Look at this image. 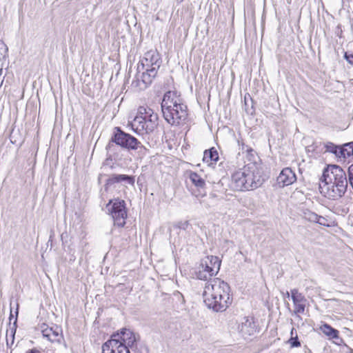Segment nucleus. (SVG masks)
I'll use <instances>...</instances> for the list:
<instances>
[{
  "label": "nucleus",
  "mask_w": 353,
  "mask_h": 353,
  "mask_svg": "<svg viewBox=\"0 0 353 353\" xmlns=\"http://www.w3.org/2000/svg\"><path fill=\"white\" fill-rule=\"evenodd\" d=\"M347 184L345 171L339 165H330L323 171L319 190L325 197L335 200L345 194Z\"/></svg>",
  "instance_id": "1"
},
{
  "label": "nucleus",
  "mask_w": 353,
  "mask_h": 353,
  "mask_svg": "<svg viewBox=\"0 0 353 353\" xmlns=\"http://www.w3.org/2000/svg\"><path fill=\"white\" fill-rule=\"evenodd\" d=\"M230 290L229 285L220 279H210L205 283L203 292L205 305L214 312H224L232 303Z\"/></svg>",
  "instance_id": "2"
},
{
  "label": "nucleus",
  "mask_w": 353,
  "mask_h": 353,
  "mask_svg": "<svg viewBox=\"0 0 353 353\" xmlns=\"http://www.w3.org/2000/svg\"><path fill=\"white\" fill-rule=\"evenodd\" d=\"M161 110L165 120L172 125H180L188 117L187 105L176 90H170L164 94Z\"/></svg>",
  "instance_id": "3"
},
{
  "label": "nucleus",
  "mask_w": 353,
  "mask_h": 353,
  "mask_svg": "<svg viewBox=\"0 0 353 353\" xmlns=\"http://www.w3.org/2000/svg\"><path fill=\"white\" fill-rule=\"evenodd\" d=\"M159 117L153 110L148 107L140 106L137 114L132 121H129L128 125L137 134H150L158 126Z\"/></svg>",
  "instance_id": "4"
},
{
  "label": "nucleus",
  "mask_w": 353,
  "mask_h": 353,
  "mask_svg": "<svg viewBox=\"0 0 353 353\" xmlns=\"http://www.w3.org/2000/svg\"><path fill=\"white\" fill-rule=\"evenodd\" d=\"M221 261L218 256H207L202 259L195 271L198 279L206 281L219 272Z\"/></svg>",
  "instance_id": "5"
},
{
  "label": "nucleus",
  "mask_w": 353,
  "mask_h": 353,
  "mask_svg": "<svg viewBox=\"0 0 353 353\" xmlns=\"http://www.w3.org/2000/svg\"><path fill=\"white\" fill-rule=\"evenodd\" d=\"M112 143H114L117 145L128 150H135L139 148H144L137 138L121 130L119 127L114 128L110 142L106 146L107 150H110L111 146H112Z\"/></svg>",
  "instance_id": "6"
},
{
  "label": "nucleus",
  "mask_w": 353,
  "mask_h": 353,
  "mask_svg": "<svg viewBox=\"0 0 353 353\" xmlns=\"http://www.w3.org/2000/svg\"><path fill=\"white\" fill-rule=\"evenodd\" d=\"M106 208L112 216L114 224L118 227H123L128 216L125 201L119 198L112 199Z\"/></svg>",
  "instance_id": "7"
},
{
  "label": "nucleus",
  "mask_w": 353,
  "mask_h": 353,
  "mask_svg": "<svg viewBox=\"0 0 353 353\" xmlns=\"http://www.w3.org/2000/svg\"><path fill=\"white\" fill-rule=\"evenodd\" d=\"M159 68H154V64H148L144 67L140 73H137L135 79L132 82V86L139 90H145L152 82L157 76Z\"/></svg>",
  "instance_id": "8"
},
{
  "label": "nucleus",
  "mask_w": 353,
  "mask_h": 353,
  "mask_svg": "<svg viewBox=\"0 0 353 353\" xmlns=\"http://www.w3.org/2000/svg\"><path fill=\"white\" fill-rule=\"evenodd\" d=\"M119 336H117L116 339H119L120 343H122V345H125L129 348L131 349L132 352L133 353H147L146 349L143 347H141L138 348L137 344V336L135 334L129 329L124 328L121 330L120 334H117Z\"/></svg>",
  "instance_id": "9"
},
{
  "label": "nucleus",
  "mask_w": 353,
  "mask_h": 353,
  "mask_svg": "<svg viewBox=\"0 0 353 353\" xmlns=\"http://www.w3.org/2000/svg\"><path fill=\"white\" fill-rule=\"evenodd\" d=\"M245 172V180H246V190L255 189L262 184L261 176L259 174L256 166L253 163H249L241 168Z\"/></svg>",
  "instance_id": "10"
},
{
  "label": "nucleus",
  "mask_w": 353,
  "mask_h": 353,
  "mask_svg": "<svg viewBox=\"0 0 353 353\" xmlns=\"http://www.w3.org/2000/svg\"><path fill=\"white\" fill-rule=\"evenodd\" d=\"M162 60L159 53L155 50L146 52L137 65V73H140L144 67L148 68V64H154V68H160Z\"/></svg>",
  "instance_id": "11"
},
{
  "label": "nucleus",
  "mask_w": 353,
  "mask_h": 353,
  "mask_svg": "<svg viewBox=\"0 0 353 353\" xmlns=\"http://www.w3.org/2000/svg\"><path fill=\"white\" fill-rule=\"evenodd\" d=\"M40 330L43 338H46L51 343L61 344L63 341L62 330L58 326L49 327L46 324L40 325Z\"/></svg>",
  "instance_id": "12"
},
{
  "label": "nucleus",
  "mask_w": 353,
  "mask_h": 353,
  "mask_svg": "<svg viewBox=\"0 0 353 353\" xmlns=\"http://www.w3.org/2000/svg\"><path fill=\"white\" fill-rule=\"evenodd\" d=\"M291 298L294 304L293 312L295 314H303L307 302L305 296L298 289L294 288L291 290Z\"/></svg>",
  "instance_id": "13"
},
{
  "label": "nucleus",
  "mask_w": 353,
  "mask_h": 353,
  "mask_svg": "<svg viewBox=\"0 0 353 353\" xmlns=\"http://www.w3.org/2000/svg\"><path fill=\"white\" fill-rule=\"evenodd\" d=\"M296 181V174L290 168H285L283 169L277 177V183L280 186L282 187L292 185Z\"/></svg>",
  "instance_id": "14"
},
{
  "label": "nucleus",
  "mask_w": 353,
  "mask_h": 353,
  "mask_svg": "<svg viewBox=\"0 0 353 353\" xmlns=\"http://www.w3.org/2000/svg\"><path fill=\"white\" fill-rule=\"evenodd\" d=\"M239 332L244 338L253 335L256 332V326L253 319L243 317L238 326Z\"/></svg>",
  "instance_id": "15"
},
{
  "label": "nucleus",
  "mask_w": 353,
  "mask_h": 353,
  "mask_svg": "<svg viewBox=\"0 0 353 353\" xmlns=\"http://www.w3.org/2000/svg\"><path fill=\"white\" fill-rule=\"evenodd\" d=\"M245 172L241 169L234 172L232 175L231 186L237 191L246 190V180H245Z\"/></svg>",
  "instance_id": "16"
},
{
  "label": "nucleus",
  "mask_w": 353,
  "mask_h": 353,
  "mask_svg": "<svg viewBox=\"0 0 353 353\" xmlns=\"http://www.w3.org/2000/svg\"><path fill=\"white\" fill-rule=\"evenodd\" d=\"M134 177L126 174H112L106 181V185H112L117 183L124 182L125 183L133 185L134 184Z\"/></svg>",
  "instance_id": "17"
},
{
  "label": "nucleus",
  "mask_w": 353,
  "mask_h": 353,
  "mask_svg": "<svg viewBox=\"0 0 353 353\" xmlns=\"http://www.w3.org/2000/svg\"><path fill=\"white\" fill-rule=\"evenodd\" d=\"M219 160L217 150L212 147L203 152V161L208 165H212Z\"/></svg>",
  "instance_id": "18"
},
{
  "label": "nucleus",
  "mask_w": 353,
  "mask_h": 353,
  "mask_svg": "<svg viewBox=\"0 0 353 353\" xmlns=\"http://www.w3.org/2000/svg\"><path fill=\"white\" fill-rule=\"evenodd\" d=\"M189 179L199 189H204L205 188V180L196 172H190L189 173Z\"/></svg>",
  "instance_id": "19"
},
{
  "label": "nucleus",
  "mask_w": 353,
  "mask_h": 353,
  "mask_svg": "<svg viewBox=\"0 0 353 353\" xmlns=\"http://www.w3.org/2000/svg\"><path fill=\"white\" fill-rule=\"evenodd\" d=\"M17 318L16 317L13 323V326L10 327V330H7L6 344L10 347H11L14 341V335L17 330Z\"/></svg>",
  "instance_id": "20"
},
{
  "label": "nucleus",
  "mask_w": 353,
  "mask_h": 353,
  "mask_svg": "<svg viewBox=\"0 0 353 353\" xmlns=\"http://www.w3.org/2000/svg\"><path fill=\"white\" fill-rule=\"evenodd\" d=\"M321 330L323 334L329 336L330 339H336L339 337L338 330L334 329L328 324H324L321 327Z\"/></svg>",
  "instance_id": "21"
},
{
  "label": "nucleus",
  "mask_w": 353,
  "mask_h": 353,
  "mask_svg": "<svg viewBox=\"0 0 353 353\" xmlns=\"http://www.w3.org/2000/svg\"><path fill=\"white\" fill-rule=\"evenodd\" d=\"M301 216L303 219L310 221V222H315L317 216V214L315 212L308 210V209H303L301 210Z\"/></svg>",
  "instance_id": "22"
},
{
  "label": "nucleus",
  "mask_w": 353,
  "mask_h": 353,
  "mask_svg": "<svg viewBox=\"0 0 353 353\" xmlns=\"http://www.w3.org/2000/svg\"><path fill=\"white\" fill-rule=\"evenodd\" d=\"M343 152V158L350 157L353 154V142L344 144L342 146Z\"/></svg>",
  "instance_id": "23"
},
{
  "label": "nucleus",
  "mask_w": 353,
  "mask_h": 353,
  "mask_svg": "<svg viewBox=\"0 0 353 353\" xmlns=\"http://www.w3.org/2000/svg\"><path fill=\"white\" fill-rule=\"evenodd\" d=\"M288 343L291 347H298L301 346V343L299 341L297 333L295 334L294 336H291L288 341Z\"/></svg>",
  "instance_id": "24"
},
{
  "label": "nucleus",
  "mask_w": 353,
  "mask_h": 353,
  "mask_svg": "<svg viewBox=\"0 0 353 353\" xmlns=\"http://www.w3.org/2000/svg\"><path fill=\"white\" fill-rule=\"evenodd\" d=\"M115 344L114 342H105L102 346V353H112V345Z\"/></svg>",
  "instance_id": "25"
},
{
  "label": "nucleus",
  "mask_w": 353,
  "mask_h": 353,
  "mask_svg": "<svg viewBox=\"0 0 353 353\" xmlns=\"http://www.w3.org/2000/svg\"><path fill=\"white\" fill-rule=\"evenodd\" d=\"M314 223H317L319 225H323V226H327V227L330 226V224L328 223V220L326 218H325V217H323L322 216H319L318 214H317V216H316V221Z\"/></svg>",
  "instance_id": "26"
},
{
  "label": "nucleus",
  "mask_w": 353,
  "mask_h": 353,
  "mask_svg": "<svg viewBox=\"0 0 353 353\" xmlns=\"http://www.w3.org/2000/svg\"><path fill=\"white\" fill-rule=\"evenodd\" d=\"M348 181L350 185L353 189V164L349 166L347 169Z\"/></svg>",
  "instance_id": "27"
},
{
  "label": "nucleus",
  "mask_w": 353,
  "mask_h": 353,
  "mask_svg": "<svg viewBox=\"0 0 353 353\" xmlns=\"http://www.w3.org/2000/svg\"><path fill=\"white\" fill-rule=\"evenodd\" d=\"M175 226L177 228L185 230L189 226V222L188 221H179L177 223H176Z\"/></svg>",
  "instance_id": "28"
},
{
  "label": "nucleus",
  "mask_w": 353,
  "mask_h": 353,
  "mask_svg": "<svg viewBox=\"0 0 353 353\" xmlns=\"http://www.w3.org/2000/svg\"><path fill=\"white\" fill-rule=\"evenodd\" d=\"M337 145L333 144L332 143H327L325 145V148L327 152L334 153L335 149Z\"/></svg>",
  "instance_id": "29"
},
{
  "label": "nucleus",
  "mask_w": 353,
  "mask_h": 353,
  "mask_svg": "<svg viewBox=\"0 0 353 353\" xmlns=\"http://www.w3.org/2000/svg\"><path fill=\"white\" fill-rule=\"evenodd\" d=\"M334 154L339 158H343V152L342 147L336 146Z\"/></svg>",
  "instance_id": "30"
},
{
  "label": "nucleus",
  "mask_w": 353,
  "mask_h": 353,
  "mask_svg": "<svg viewBox=\"0 0 353 353\" xmlns=\"http://www.w3.org/2000/svg\"><path fill=\"white\" fill-rule=\"evenodd\" d=\"M344 57L349 63L353 64V54H348L347 52H345Z\"/></svg>",
  "instance_id": "31"
},
{
  "label": "nucleus",
  "mask_w": 353,
  "mask_h": 353,
  "mask_svg": "<svg viewBox=\"0 0 353 353\" xmlns=\"http://www.w3.org/2000/svg\"><path fill=\"white\" fill-rule=\"evenodd\" d=\"M238 143H239V145L241 144V141H238ZM241 145H242V150H245V148H246V151H248V152L252 151V149H248V146H245L243 142L241 143Z\"/></svg>",
  "instance_id": "32"
},
{
  "label": "nucleus",
  "mask_w": 353,
  "mask_h": 353,
  "mask_svg": "<svg viewBox=\"0 0 353 353\" xmlns=\"http://www.w3.org/2000/svg\"><path fill=\"white\" fill-rule=\"evenodd\" d=\"M26 353H41V352L37 350L32 349V350H28Z\"/></svg>",
  "instance_id": "33"
},
{
  "label": "nucleus",
  "mask_w": 353,
  "mask_h": 353,
  "mask_svg": "<svg viewBox=\"0 0 353 353\" xmlns=\"http://www.w3.org/2000/svg\"><path fill=\"white\" fill-rule=\"evenodd\" d=\"M296 333V331L295 330V329L292 328L291 330V332H290L291 336H294Z\"/></svg>",
  "instance_id": "34"
},
{
  "label": "nucleus",
  "mask_w": 353,
  "mask_h": 353,
  "mask_svg": "<svg viewBox=\"0 0 353 353\" xmlns=\"http://www.w3.org/2000/svg\"><path fill=\"white\" fill-rule=\"evenodd\" d=\"M1 46L3 47V48H4V52L6 53V52H8V48H7V46H6L3 43H1Z\"/></svg>",
  "instance_id": "35"
},
{
  "label": "nucleus",
  "mask_w": 353,
  "mask_h": 353,
  "mask_svg": "<svg viewBox=\"0 0 353 353\" xmlns=\"http://www.w3.org/2000/svg\"><path fill=\"white\" fill-rule=\"evenodd\" d=\"M285 296L287 298H289L290 296H291V291L290 292H286Z\"/></svg>",
  "instance_id": "36"
},
{
  "label": "nucleus",
  "mask_w": 353,
  "mask_h": 353,
  "mask_svg": "<svg viewBox=\"0 0 353 353\" xmlns=\"http://www.w3.org/2000/svg\"><path fill=\"white\" fill-rule=\"evenodd\" d=\"M12 317H13V314L11 313L10 315V320H11Z\"/></svg>",
  "instance_id": "37"
},
{
  "label": "nucleus",
  "mask_w": 353,
  "mask_h": 353,
  "mask_svg": "<svg viewBox=\"0 0 353 353\" xmlns=\"http://www.w3.org/2000/svg\"><path fill=\"white\" fill-rule=\"evenodd\" d=\"M18 314V310L16 311V316Z\"/></svg>",
  "instance_id": "38"
}]
</instances>
